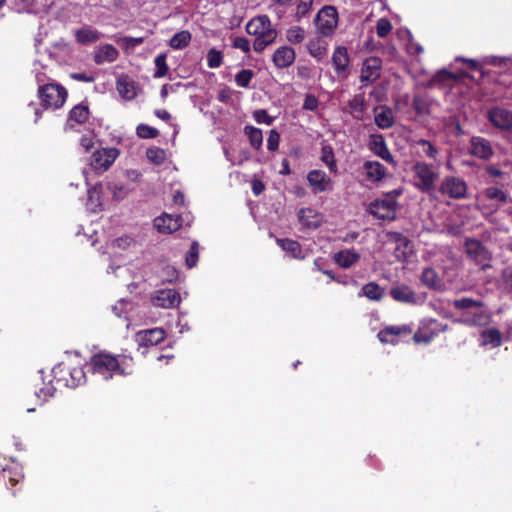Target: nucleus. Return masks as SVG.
<instances>
[{
    "label": "nucleus",
    "instance_id": "09e8293b",
    "mask_svg": "<svg viewBox=\"0 0 512 512\" xmlns=\"http://www.w3.org/2000/svg\"><path fill=\"white\" fill-rule=\"evenodd\" d=\"M455 80H457V76L446 69L438 71L432 78L434 84H446Z\"/></svg>",
    "mask_w": 512,
    "mask_h": 512
},
{
    "label": "nucleus",
    "instance_id": "a18cd8bd",
    "mask_svg": "<svg viewBox=\"0 0 512 512\" xmlns=\"http://www.w3.org/2000/svg\"><path fill=\"white\" fill-rule=\"evenodd\" d=\"M223 63V54L221 51L211 48L207 53V66L209 68H218Z\"/></svg>",
    "mask_w": 512,
    "mask_h": 512
},
{
    "label": "nucleus",
    "instance_id": "7ed1b4c3",
    "mask_svg": "<svg viewBox=\"0 0 512 512\" xmlns=\"http://www.w3.org/2000/svg\"><path fill=\"white\" fill-rule=\"evenodd\" d=\"M248 34L255 36L253 49L257 53H262L265 48L277 38V30L272 27L268 15H258L250 19L246 25Z\"/></svg>",
    "mask_w": 512,
    "mask_h": 512
},
{
    "label": "nucleus",
    "instance_id": "bf43d9fd",
    "mask_svg": "<svg viewBox=\"0 0 512 512\" xmlns=\"http://www.w3.org/2000/svg\"><path fill=\"white\" fill-rule=\"evenodd\" d=\"M390 238L398 244L396 251H399L401 246L409 248L411 245V241L402 233L392 232L390 233Z\"/></svg>",
    "mask_w": 512,
    "mask_h": 512
},
{
    "label": "nucleus",
    "instance_id": "72a5a7b5",
    "mask_svg": "<svg viewBox=\"0 0 512 512\" xmlns=\"http://www.w3.org/2000/svg\"><path fill=\"white\" fill-rule=\"evenodd\" d=\"M420 280L424 286L430 289L437 290L441 287V279L438 273L431 267H427L422 271Z\"/></svg>",
    "mask_w": 512,
    "mask_h": 512
},
{
    "label": "nucleus",
    "instance_id": "4be33fe9",
    "mask_svg": "<svg viewBox=\"0 0 512 512\" xmlns=\"http://www.w3.org/2000/svg\"><path fill=\"white\" fill-rule=\"evenodd\" d=\"M366 180L372 183L382 181L387 174V170L383 164L378 161H365L363 164Z\"/></svg>",
    "mask_w": 512,
    "mask_h": 512
},
{
    "label": "nucleus",
    "instance_id": "9b49d317",
    "mask_svg": "<svg viewBox=\"0 0 512 512\" xmlns=\"http://www.w3.org/2000/svg\"><path fill=\"white\" fill-rule=\"evenodd\" d=\"M489 122L501 131H512V111L502 107H492L487 112Z\"/></svg>",
    "mask_w": 512,
    "mask_h": 512
},
{
    "label": "nucleus",
    "instance_id": "ea45409f",
    "mask_svg": "<svg viewBox=\"0 0 512 512\" xmlns=\"http://www.w3.org/2000/svg\"><path fill=\"white\" fill-rule=\"evenodd\" d=\"M362 293L370 300L379 301L383 298L385 291L376 282H369L362 287Z\"/></svg>",
    "mask_w": 512,
    "mask_h": 512
},
{
    "label": "nucleus",
    "instance_id": "bb28decb",
    "mask_svg": "<svg viewBox=\"0 0 512 512\" xmlns=\"http://www.w3.org/2000/svg\"><path fill=\"white\" fill-rule=\"evenodd\" d=\"M74 36L77 43L81 45H87L98 41L101 37V33L97 29H94L91 26L86 25L82 28L77 29L74 33Z\"/></svg>",
    "mask_w": 512,
    "mask_h": 512
},
{
    "label": "nucleus",
    "instance_id": "680f3d73",
    "mask_svg": "<svg viewBox=\"0 0 512 512\" xmlns=\"http://www.w3.org/2000/svg\"><path fill=\"white\" fill-rule=\"evenodd\" d=\"M232 46L234 48L240 49L244 53H248L250 51V43L249 40L245 37H235L233 39Z\"/></svg>",
    "mask_w": 512,
    "mask_h": 512
},
{
    "label": "nucleus",
    "instance_id": "a19ab883",
    "mask_svg": "<svg viewBox=\"0 0 512 512\" xmlns=\"http://www.w3.org/2000/svg\"><path fill=\"white\" fill-rule=\"evenodd\" d=\"M452 304H453L454 308L457 310H466V309L483 306L482 301L475 300V299L468 298V297L455 299Z\"/></svg>",
    "mask_w": 512,
    "mask_h": 512
},
{
    "label": "nucleus",
    "instance_id": "7c9ffc66",
    "mask_svg": "<svg viewBox=\"0 0 512 512\" xmlns=\"http://www.w3.org/2000/svg\"><path fill=\"white\" fill-rule=\"evenodd\" d=\"M348 108L350 114L354 119L362 120L363 115L367 109V104L364 96L362 94L355 95L352 99L348 101Z\"/></svg>",
    "mask_w": 512,
    "mask_h": 512
},
{
    "label": "nucleus",
    "instance_id": "603ef678",
    "mask_svg": "<svg viewBox=\"0 0 512 512\" xmlns=\"http://www.w3.org/2000/svg\"><path fill=\"white\" fill-rule=\"evenodd\" d=\"M392 31V24L387 18H380L376 23V34L380 38H384Z\"/></svg>",
    "mask_w": 512,
    "mask_h": 512
},
{
    "label": "nucleus",
    "instance_id": "473e14b6",
    "mask_svg": "<svg viewBox=\"0 0 512 512\" xmlns=\"http://www.w3.org/2000/svg\"><path fill=\"white\" fill-rule=\"evenodd\" d=\"M490 321V315L486 311L480 310L475 313L471 317L464 319H456L454 322L461 323L467 326L475 327V326H485Z\"/></svg>",
    "mask_w": 512,
    "mask_h": 512
},
{
    "label": "nucleus",
    "instance_id": "ddd939ff",
    "mask_svg": "<svg viewBox=\"0 0 512 512\" xmlns=\"http://www.w3.org/2000/svg\"><path fill=\"white\" fill-rule=\"evenodd\" d=\"M411 332L412 330L408 325H391L381 329L377 334V338L382 344L397 345L399 337L408 336Z\"/></svg>",
    "mask_w": 512,
    "mask_h": 512
},
{
    "label": "nucleus",
    "instance_id": "2eb2a0df",
    "mask_svg": "<svg viewBox=\"0 0 512 512\" xmlns=\"http://www.w3.org/2000/svg\"><path fill=\"white\" fill-rule=\"evenodd\" d=\"M332 65L338 77H348L350 57L345 46H338L335 48L332 55Z\"/></svg>",
    "mask_w": 512,
    "mask_h": 512
},
{
    "label": "nucleus",
    "instance_id": "2f4dec72",
    "mask_svg": "<svg viewBox=\"0 0 512 512\" xmlns=\"http://www.w3.org/2000/svg\"><path fill=\"white\" fill-rule=\"evenodd\" d=\"M320 160L327 166L331 174H338V166L335 159L334 149L330 144L322 145Z\"/></svg>",
    "mask_w": 512,
    "mask_h": 512
},
{
    "label": "nucleus",
    "instance_id": "a878e982",
    "mask_svg": "<svg viewBox=\"0 0 512 512\" xmlns=\"http://www.w3.org/2000/svg\"><path fill=\"white\" fill-rule=\"evenodd\" d=\"M333 260L340 267L348 269L360 260V254L355 250L344 249L335 253Z\"/></svg>",
    "mask_w": 512,
    "mask_h": 512
},
{
    "label": "nucleus",
    "instance_id": "0eeeda50",
    "mask_svg": "<svg viewBox=\"0 0 512 512\" xmlns=\"http://www.w3.org/2000/svg\"><path fill=\"white\" fill-rule=\"evenodd\" d=\"M339 15L337 8L331 5L322 7L314 20L317 33L324 37H330L334 34L338 26Z\"/></svg>",
    "mask_w": 512,
    "mask_h": 512
},
{
    "label": "nucleus",
    "instance_id": "4468645a",
    "mask_svg": "<svg viewBox=\"0 0 512 512\" xmlns=\"http://www.w3.org/2000/svg\"><path fill=\"white\" fill-rule=\"evenodd\" d=\"M381 63L378 57H369L364 61L360 75L362 86H367L380 77Z\"/></svg>",
    "mask_w": 512,
    "mask_h": 512
},
{
    "label": "nucleus",
    "instance_id": "5fc2aeb1",
    "mask_svg": "<svg viewBox=\"0 0 512 512\" xmlns=\"http://www.w3.org/2000/svg\"><path fill=\"white\" fill-rule=\"evenodd\" d=\"M144 40V37L125 36L119 40V43L124 49H134L138 45H141L144 42Z\"/></svg>",
    "mask_w": 512,
    "mask_h": 512
},
{
    "label": "nucleus",
    "instance_id": "c03bdc74",
    "mask_svg": "<svg viewBox=\"0 0 512 512\" xmlns=\"http://www.w3.org/2000/svg\"><path fill=\"white\" fill-rule=\"evenodd\" d=\"M286 38L291 44H300L305 38V31L300 26H293L287 30Z\"/></svg>",
    "mask_w": 512,
    "mask_h": 512
},
{
    "label": "nucleus",
    "instance_id": "774afa93",
    "mask_svg": "<svg viewBox=\"0 0 512 512\" xmlns=\"http://www.w3.org/2000/svg\"><path fill=\"white\" fill-rule=\"evenodd\" d=\"M502 279L506 287L512 289V268H506L502 271Z\"/></svg>",
    "mask_w": 512,
    "mask_h": 512
},
{
    "label": "nucleus",
    "instance_id": "4d7b16f0",
    "mask_svg": "<svg viewBox=\"0 0 512 512\" xmlns=\"http://www.w3.org/2000/svg\"><path fill=\"white\" fill-rule=\"evenodd\" d=\"M313 0H300L296 8V17L301 19L311 10Z\"/></svg>",
    "mask_w": 512,
    "mask_h": 512
},
{
    "label": "nucleus",
    "instance_id": "9d476101",
    "mask_svg": "<svg viewBox=\"0 0 512 512\" xmlns=\"http://www.w3.org/2000/svg\"><path fill=\"white\" fill-rule=\"evenodd\" d=\"M119 151L116 148H102L91 155L90 165L94 171H106L116 160Z\"/></svg>",
    "mask_w": 512,
    "mask_h": 512
},
{
    "label": "nucleus",
    "instance_id": "338daca9",
    "mask_svg": "<svg viewBox=\"0 0 512 512\" xmlns=\"http://www.w3.org/2000/svg\"><path fill=\"white\" fill-rule=\"evenodd\" d=\"M70 77L73 80L81 81V82L91 83V82L94 81V76L93 75L87 74V73H82V72L71 73Z\"/></svg>",
    "mask_w": 512,
    "mask_h": 512
},
{
    "label": "nucleus",
    "instance_id": "393cba45",
    "mask_svg": "<svg viewBox=\"0 0 512 512\" xmlns=\"http://www.w3.org/2000/svg\"><path fill=\"white\" fill-rule=\"evenodd\" d=\"M119 56L118 50L111 44L100 46L93 55L96 64L101 65L105 62L111 63L117 60Z\"/></svg>",
    "mask_w": 512,
    "mask_h": 512
},
{
    "label": "nucleus",
    "instance_id": "423d86ee",
    "mask_svg": "<svg viewBox=\"0 0 512 512\" xmlns=\"http://www.w3.org/2000/svg\"><path fill=\"white\" fill-rule=\"evenodd\" d=\"M414 173V186L424 193H431L435 189L438 173L432 165L417 161L412 168Z\"/></svg>",
    "mask_w": 512,
    "mask_h": 512
},
{
    "label": "nucleus",
    "instance_id": "c9c22d12",
    "mask_svg": "<svg viewBox=\"0 0 512 512\" xmlns=\"http://www.w3.org/2000/svg\"><path fill=\"white\" fill-rule=\"evenodd\" d=\"M482 345H491L494 348L502 345V334L497 328L483 330L480 334Z\"/></svg>",
    "mask_w": 512,
    "mask_h": 512
},
{
    "label": "nucleus",
    "instance_id": "cd10ccee",
    "mask_svg": "<svg viewBox=\"0 0 512 512\" xmlns=\"http://www.w3.org/2000/svg\"><path fill=\"white\" fill-rule=\"evenodd\" d=\"M276 243L292 258L304 259L305 256L298 241L289 238H277Z\"/></svg>",
    "mask_w": 512,
    "mask_h": 512
},
{
    "label": "nucleus",
    "instance_id": "b1692460",
    "mask_svg": "<svg viewBox=\"0 0 512 512\" xmlns=\"http://www.w3.org/2000/svg\"><path fill=\"white\" fill-rule=\"evenodd\" d=\"M90 116V110L87 103H80L76 106H74L68 115L67 125L70 128H73V123L76 124H84Z\"/></svg>",
    "mask_w": 512,
    "mask_h": 512
},
{
    "label": "nucleus",
    "instance_id": "79ce46f5",
    "mask_svg": "<svg viewBox=\"0 0 512 512\" xmlns=\"http://www.w3.org/2000/svg\"><path fill=\"white\" fill-rule=\"evenodd\" d=\"M146 157L155 165L162 164L166 159L165 150L159 147H152L146 150Z\"/></svg>",
    "mask_w": 512,
    "mask_h": 512
},
{
    "label": "nucleus",
    "instance_id": "20e7f679",
    "mask_svg": "<svg viewBox=\"0 0 512 512\" xmlns=\"http://www.w3.org/2000/svg\"><path fill=\"white\" fill-rule=\"evenodd\" d=\"M68 92L58 83H48L40 85L38 88V97L41 100V106L44 109H59L66 102Z\"/></svg>",
    "mask_w": 512,
    "mask_h": 512
},
{
    "label": "nucleus",
    "instance_id": "6e6552de",
    "mask_svg": "<svg viewBox=\"0 0 512 512\" xmlns=\"http://www.w3.org/2000/svg\"><path fill=\"white\" fill-rule=\"evenodd\" d=\"M466 182L456 176H446L442 179L438 191L451 199L460 200L464 199L467 194Z\"/></svg>",
    "mask_w": 512,
    "mask_h": 512
},
{
    "label": "nucleus",
    "instance_id": "4c0bfd02",
    "mask_svg": "<svg viewBox=\"0 0 512 512\" xmlns=\"http://www.w3.org/2000/svg\"><path fill=\"white\" fill-rule=\"evenodd\" d=\"M192 36L188 30L177 32L169 41V46L179 50L186 48L191 42Z\"/></svg>",
    "mask_w": 512,
    "mask_h": 512
},
{
    "label": "nucleus",
    "instance_id": "6ab92c4d",
    "mask_svg": "<svg viewBox=\"0 0 512 512\" xmlns=\"http://www.w3.org/2000/svg\"><path fill=\"white\" fill-rule=\"evenodd\" d=\"M470 153L483 160H489L494 155L491 142L480 136H474L471 138Z\"/></svg>",
    "mask_w": 512,
    "mask_h": 512
},
{
    "label": "nucleus",
    "instance_id": "e433bc0d",
    "mask_svg": "<svg viewBox=\"0 0 512 512\" xmlns=\"http://www.w3.org/2000/svg\"><path fill=\"white\" fill-rule=\"evenodd\" d=\"M244 133L248 137L249 143L254 149L259 150L262 147L263 134L261 129L251 125H246L244 127Z\"/></svg>",
    "mask_w": 512,
    "mask_h": 512
},
{
    "label": "nucleus",
    "instance_id": "052dcab7",
    "mask_svg": "<svg viewBox=\"0 0 512 512\" xmlns=\"http://www.w3.org/2000/svg\"><path fill=\"white\" fill-rule=\"evenodd\" d=\"M279 142H280V134L276 130L272 129L269 132V136L267 139V149L269 151H276L279 147Z\"/></svg>",
    "mask_w": 512,
    "mask_h": 512
},
{
    "label": "nucleus",
    "instance_id": "412c9836",
    "mask_svg": "<svg viewBox=\"0 0 512 512\" xmlns=\"http://www.w3.org/2000/svg\"><path fill=\"white\" fill-rule=\"evenodd\" d=\"M295 59V50L287 45L277 48L272 56V61L274 65L280 69L291 66L294 63Z\"/></svg>",
    "mask_w": 512,
    "mask_h": 512
},
{
    "label": "nucleus",
    "instance_id": "f8f14e48",
    "mask_svg": "<svg viewBox=\"0 0 512 512\" xmlns=\"http://www.w3.org/2000/svg\"><path fill=\"white\" fill-rule=\"evenodd\" d=\"M370 213L381 220H394L396 217V201L393 199L375 200L370 204Z\"/></svg>",
    "mask_w": 512,
    "mask_h": 512
},
{
    "label": "nucleus",
    "instance_id": "1a4fd4ad",
    "mask_svg": "<svg viewBox=\"0 0 512 512\" xmlns=\"http://www.w3.org/2000/svg\"><path fill=\"white\" fill-rule=\"evenodd\" d=\"M307 182L313 193H323L332 191L334 181L327 173L320 169H313L307 173Z\"/></svg>",
    "mask_w": 512,
    "mask_h": 512
},
{
    "label": "nucleus",
    "instance_id": "39448f33",
    "mask_svg": "<svg viewBox=\"0 0 512 512\" xmlns=\"http://www.w3.org/2000/svg\"><path fill=\"white\" fill-rule=\"evenodd\" d=\"M464 249L467 257L477 266L480 270L486 271L492 268L490 262L492 261V252L476 238H466L464 242Z\"/></svg>",
    "mask_w": 512,
    "mask_h": 512
},
{
    "label": "nucleus",
    "instance_id": "c756f323",
    "mask_svg": "<svg viewBox=\"0 0 512 512\" xmlns=\"http://www.w3.org/2000/svg\"><path fill=\"white\" fill-rule=\"evenodd\" d=\"M300 223L306 228H318L321 225V219L318 213L312 208H301L298 212Z\"/></svg>",
    "mask_w": 512,
    "mask_h": 512
},
{
    "label": "nucleus",
    "instance_id": "dca6fc26",
    "mask_svg": "<svg viewBox=\"0 0 512 512\" xmlns=\"http://www.w3.org/2000/svg\"><path fill=\"white\" fill-rule=\"evenodd\" d=\"M182 222L180 215L164 213L154 219V227L162 234H171L181 228Z\"/></svg>",
    "mask_w": 512,
    "mask_h": 512
},
{
    "label": "nucleus",
    "instance_id": "8fccbe9b",
    "mask_svg": "<svg viewBox=\"0 0 512 512\" xmlns=\"http://www.w3.org/2000/svg\"><path fill=\"white\" fill-rule=\"evenodd\" d=\"M417 144L422 147V152L426 157L436 160L438 156V150L430 141L426 139H420L417 141Z\"/></svg>",
    "mask_w": 512,
    "mask_h": 512
},
{
    "label": "nucleus",
    "instance_id": "6e6d98bb",
    "mask_svg": "<svg viewBox=\"0 0 512 512\" xmlns=\"http://www.w3.org/2000/svg\"><path fill=\"white\" fill-rule=\"evenodd\" d=\"M437 336V331H429V332H422V331H417L414 335H413V340L416 342V343H429L431 342L434 337Z\"/></svg>",
    "mask_w": 512,
    "mask_h": 512
},
{
    "label": "nucleus",
    "instance_id": "f03ea898",
    "mask_svg": "<svg viewBox=\"0 0 512 512\" xmlns=\"http://www.w3.org/2000/svg\"><path fill=\"white\" fill-rule=\"evenodd\" d=\"M53 380L36 391L37 397L46 401L48 398L53 397L56 392V387L52 384L68 388H76L86 382V374L81 366H69L64 363H59L52 369Z\"/></svg>",
    "mask_w": 512,
    "mask_h": 512
},
{
    "label": "nucleus",
    "instance_id": "58836bf2",
    "mask_svg": "<svg viewBox=\"0 0 512 512\" xmlns=\"http://www.w3.org/2000/svg\"><path fill=\"white\" fill-rule=\"evenodd\" d=\"M116 87H117L119 94L123 98L131 100L136 97L134 83L130 82L127 77L119 78L117 80Z\"/></svg>",
    "mask_w": 512,
    "mask_h": 512
},
{
    "label": "nucleus",
    "instance_id": "de8ad7c7",
    "mask_svg": "<svg viewBox=\"0 0 512 512\" xmlns=\"http://www.w3.org/2000/svg\"><path fill=\"white\" fill-rule=\"evenodd\" d=\"M254 77V73L250 69H242L235 76L236 84L239 87L246 88L249 86L252 78Z\"/></svg>",
    "mask_w": 512,
    "mask_h": 512
},
{
    "label": "nucleus",
    "instance_id": "3c124183",
    "mask_svg": "<svg viewBox=\"0 0 512 512\" xmlns=\"http://www.w3.org/2000/svg\"><path fill=\"white\" fill-rule=\"evenodd\" d=\"M138 137L143 139L156 138L159 135V131L156 128L148 126L146 124H139L136 128Z\"/></svg>",
    "mask_w": 512,
    "mask_h": 512
},
{
    "label": "nucleus",
    "instance_id": "864d4df0",
    "mask_svg": "<svg viewBox=\"0 0 512 512\" xmlns=\"http://www.w3.org/2000/svg\"><path fill=\"white\" fill-rule=\"evenodd\" d=\"M412 107L418 115L428 112V103L420 95H415L412 100Z\"/></svg>",
    "mask_w": 512,
    "mask_h": 512
},
{
    "label": "nucleus",
    "instance_id": "aec40b11",
    "mask_svg": "<svg viewBox=\"0 0 512 512\" xmlns=\"http://www.w3.org/2000/svg\"><path fill=\"white\" fill-rule=\"evenodd\" d=\"M181 302V297L179 292L175 289H163L157 292L156 296L153 298V304L157 307L162 308H174L179 305Z\"/></svg>",
    "mask_w": 512,
    "mask_h": 512
},
{
    "label": "nucleus",
    "instance_id": "c85d7f7f",
    "mask_svg": "<svg viewBox=\"0 0 512 512\" xmlns=\"http://www.w3.org/2000/svg\"><path fill=\"white\" fill-rule=\"evenodd\" d=\"M391 297L398 302L402 303H415L416 294L412 288L407 285H398L392 287L390 290Z\"/></svg>",
    "mask_w": 512,
    "mask_h": 512
},
{
    "label": "nucleus",
    "instance_id": "13d9d810",
    "mask_svg": "<svg viewBox=\"0 0 512 512\" xmlns=\"http://www.w3.org/2000/svg\"><path fill=\"white\" fill-rule=\"evenodd\" d=\"M253 117H254L255 121L259 124L264 123L266 125H271L274 120L273 117L268 115L267 111L264 109H258L256 111H254Z\"/></svg>",
    "mask_w": 512,
    "mask_h": 512
},
{
    "label": "nucleus",
    "instance_id": "f704fd0d",
    "mask_svg": "<svg viewBox=\"0 0 512 512\" xmlns=\"http://www.w3.org/2000/svg\"><path fill=\"white\" fill-rule=\"evenodd\" d=\"M481 196L484 197L486 200L497 201L499 204L502 205L508 202L507 192L496 186H489L485 188L482 191Z\"/></svg>",
    "mask_w": 512,
    "mask_h": 512
},
{
    "label": "nucleus",
    "instance_id": "0e129e2a",
    "mask_svg": "<svg viewBox=\"0 0 512 512\" xmlns=\"http://www.w3.org/2000/svg\"><path fill=\"white\" fill-rule=\"evenodd\" d=\"M308 50L311 56L318 59H321L326 53V49L315 42H311L308 45Z\"/></svg>",
    "mask_w": 512,
    "mask_h": 512
},
{
    "label": "nucleus",
    "instance_id": "a211bd4d",
    "mask_svg": "<svg viewBox=\"0 0 512 512\" xmlns=\"http://www.w3.org/2000/svg\"><path fill=\"white\" fill-rule=\"evenodd\" d=\"M368 147L375 155L389 164H395V160L391 152L389 151L383 135L372 134L369 138Z\"/></svg>",
    "mask_w": 512,
    "mask_h": 512
},
{
    "label": "nucleus",
    "instance_id": "f257e3e1",
    "mask_svg": "<svg viewBox=\"0 0 512 512\" xmlns=\"http://www.w3.org/2000/svg\"><path fill=\"white\" fill-rule=\"evenodd\" d=\"M131 357L125 355H113L112 353L101 350L94 353L87 365L94 375H98L103 380H110L115 375L127 376L132 374V370L129 369L130 365L128 362H132Z\"/></svg>",
    "mask_w": 512,
    "mask_h": 512
},
{
    "label": "nucleus",
    "instance_id": "5701e85b",
    "mask_svg": "<svg viewBox=\"0 0 512 512\" xmlns=\"http://www.w3.org/2000/svg\"><path fill=\"white\" fill-rule=\"evenodd\" d=\"M374 121L380 129H389L394 124L392 109L386 105L374 108Z\"/></svg>",
    "mask_w": 512,
    "mask_h": 512
},
{
    "label": "nucleus",
    "instance_id": "37998d69",
    "mask_svg": "<svg viewBox=\"0 0 512 512\" xmlns=\"http://www.w3.org/2000/svg\"><path fill=\"white\" fill-rule=\"evenodd\" d=\"M167 55L165 53L159 54L155 60L156 71L154 73V78H162L167 75L169 67L166 62Z\"/></svg>",
    "mask_w": 512,
    "mask_h": 512
},
{
    "label": "nucleus",
    "instance_id": "e2e57ef3",
    "mask_svg": "<svg viewBox=\"0 0 512 512\" xmlns=\"http://www.w3.org/2000/svg\"><path fill=\"white\" fill-rule=\"evenodd\" d=\"M407 52L412 56H420L424 52V48L413 39H409L407 43Z\"/></svg>",
    "mask_w": 512,
    "mask_h": 512
},
{
    "label": "nucleus",
    "instance_id": "f3484780",
    "mask_svg": "<svg viewBox=\"0 0 512 512\" xmlns=\"http://www.w3.org/2000/svg\"><path fill=\"white\" fill-rule=\"evenodd\" d=\"M166 338V332L162 328L141 330L136 334V341L140 347L148 348L156 346Z\"/></svg>",
    "mask_w": 512,
    "mask_h": 512
},
{
    "label": "nucleus",
    "instance_id": "69168bd1",
    "mask_svg": "<svg viewBox=\"0 0 512 512\" xmlns=\"http://www.w3.org/2000/svg\"><path fill=\"white\" fill-rule=\"evenodd\" d=\"M318 104V99L314 95L307 94L304 100L303 109L314 111L318 108Z\"/></svg>",
    "mask_w": 512,
    "mask_h": 512
},
{
    "label": "nucleus",
    "instance_id": "49530a36",
    "mask_svg": "<svg viewBox=\"0 0 512 512\" xmlns=\"http://www.w3.org/2000/svg\"><path fill=\"white\" fill-rule=\"evenodd\" d=\"M199 259V244L198 242L194 241L190 249L185 257V262L188 268H193L196 266Z\"/></svg>",
    "mask_w": 512,
    "mask_h": 512
}]
</instances>
